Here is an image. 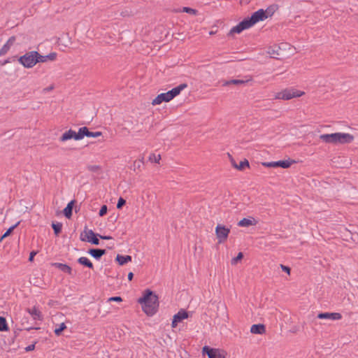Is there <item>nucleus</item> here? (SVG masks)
<instances>
[{
  "label": "nucleus",
  "mask_w": 358,
  "mask_h": 358,
  "mask_svg": "<svg viewBox=\"0 0 358 358\" xmlns=\"http://www.w3.org/2000/svg\"><path fill=\"white\" fill-rule=\"evenodd\" d=\"M89 253L93 257L98 259L106 253V250L101 249H91L89 250Z\"/></svg>",
  "instance_id": "6ab92c4d"
},
{
  "label": "nucleus",
  "mask_w": 358,
  "mask_h": 358,
  "mask_svg": "<svg viewBox=\"0 0 358 358\" xmlns=\"http://www.w3.org/2000/svg\"><path fill=\"white\" fill-rule=\"evenodd\" d=\"M74 201H71L64 209V214L67 218H70L72 215V209L73 207Z\"/></svg>",
  "instance_id": "412c9836"
},
{
  "label": "nucleus",
  "mask_w": 358,
  "mask_h": 358,
  "mask_svg": "<svg viewBox=\"0 0 358 358\" xmlns=\"http://www.w3.org/2000/svg\"><path fill=\"white\" fill-rule=\"evenodd\" d=\"M55 267L58 268L62 271L68 274H71V268L67 264H61V263H55L53 264Z\"/></svg>",
  "instance_id": "aec40b11"
},
{
  "label": "nucleus",
  "mask_w": 358,
  "mask_h": 358,
  "mask_svg": "<svg viewBox=\"0 0 358 358\" xmlns=\"http://www.w3.org/2000/svg\"><path fill=\"white\" fill-rule=\"evenodd\" d=\"M133 277H134L133 273H131V272L129 273V274H128V279H129V280H131Z\"/></svg>",
  "instance_id": "de8ad7c7"
},
{
  "label": "nucleus",
  "mask_w": 358,
  "mask_h": 358,
  "mask_svg": "<svg viewBox=\"0 0 358 358\" xmlns=\"http://www.w3.org/2000/svg\"><path fill=\"white\" fill-rule=\"evenodd\" d=\"M268 17L266 10L259 9L255 12L250 18H245L236 26L232 27L229 31V34H240L243 30L252 27L256 23L263 21Z\"/></svg>",
  "instance_id": "f03ea898"
},
{
  "label": "nucleus",
  "mask_w": 358,
  "mask_h": 358,
  "mask_svg": "<svg viewBox=\"0 0 358 358\" xmlns=\"http://www.w3.org/2000/svg\"><path fill=\"white\" fill-rule=\"evenodd\" d=\"M280 267L282 269V271L286 272L288 275L290 274V268L289 267H288L287 266H284L282 264H280Z\"/></svg>",
  "instance_id": "a19ab883"
},
{
  "label": "nucleus",
  "mask_w": 358,
  "mask_h": 358,
  "mask_svg": "<svg viewBox=\"0 0 358 358\" xmlns=\"http://www.w3.org/2000/svg\"><path fill=\"white\" fill-rule=\"evenodd\" d=\"M278 71V69H275V68H273V72Z\"/></svg>",
  "instance_id": "603ef678"
},
{
  "label": "nucleus",
  "mask_w": 358,
  "mask_h": 358,
  "mask_svg": "<svg viewBox=\"0 0 358 358\" xmlns=\"http://www.w3.org/2000/svg\"><path fill=\"white\" fill-rule=\"evenodd\" d=\"M36 51H30L18 59V62L25 68L30 69L37 64Z\"/></svg>",
  "instance_id": "0eeeda50"
},
{
  "label": "nucleus",
  "mask_w": 358,
  "mask_h": 358,
  "mask_svg": "<svg viewBox=\"0 0 358 358\" xmlns=\"http://www.w3.org/2000/svg\"><path fill=\"white\" fill-rule=\"evenodd\" d=\"M122 299L120 296H113L108 299V301H116V302H120Z\"/></svg>",
  "instance_id": "ea45409f"
},
{
  "label": "nucleus",
  "mask_w": 358,
  "mask_h": 358,
  "mask_svg": "<svg viewBox=\"0 0 358 358\" xmlns=\"http://www.w3.org/2000/svg\"><path fill=\"white\" fill-rule=\"evenodd\" d=\"M65 329H66V326L65 323L62 322L56 325L54 332L57 336H59Z\"/></svg>",
  "instance_id": "a878e982"
},
{
  "label": "nucleus",
  "mask_w": 358,
  "mask_h": 358,
  "mask_svg": "<svg viewBox=\"0 0 358 358\" xmlns=\"http://www.w3.org/2000/svg\"><path fill=\"white\" fill-rule=\"evenodd\" d=\"M88 133H89V130H88L87 127H80L78 131L76 132V136H80L79 140H81L84 138V136L88 137Z\"/></svg>",
  "instance_id": "b1692460"
},
{
  "label": "nucleus",
  "mask_w": 358,
  "mask_h": 358,
  "mask_svg": "<svg viewBox=\"0 0 358 358\" xmlns=\"http://www.w3.org/2000/svg\"><path fill=\"white\" fill-rule=\"evenodd\" d=\"M28 313L32 316L34 320H41L42 316L41 312L35 307L28 309Z\"/></svg>",
  "instance_id": "4be33fe9"
},
{
  "label": "nucleus",
  "mask_w": 358,
  "mask_h": 358,
  "mask_svg": "<svg viewBox=\"0 0 358 358\" xmlns=\"http://www.w3.org/2000/svg\"><path fill=\"white\" fill-rule=\"evenodd\" d=\"M215 34V33H214L213 31H210V35H213V34Z\"/></svg>",
  "instance_id": "864d4df0"
},
{
  "label": "nucleus",
  "mask_w": 358,
  "mask_h": 358,
  "mask_svg": "<svg viewBox=\"0 0 358 358\" xmlns=\"http://www.w3.org/2000/svg\"><path fill=\"white\" fill-rule=\"evenodd\" d=\"M253 221L252 219L243 218L238 222V225L242 227H249L253 224Z\"/></svg>",
  "instance_id": "393cba45"
},
{
  "label": "nucleus",
  "mask_w": 358,
  "mask_h": 358,
  "mask_svg": "<svg viewBox=\"0 0 358 358\" xmlns=\"http://www.w3.org/2000/svg\"><path fill=\"white\" fill-rule=\"evenodd\" d=\"M262 164L266 167H268V162H264Z\"/></svg>",
  "instance_id": "8fccbe9b"
},
{
  "label": "nucleus",
  "mask_w": 358,
  "mask_h": 358,
  "mask_svg": "<svg viewBox=\"0 0 358 358\" xmlns=\"http://www.w3.org/2000/svg\"><path fill=\"white\" fill-rule=\"evenodd\" d=\"M102 133L101 131L92 132L89 131L88 137L96 138L101 136Z\"/></svg>",
  "instance_id": "f704fd0d"
},
{
  "label": "nucleus",
  "mask_w": 358,
  "mask_h": 358,
  "mask_svg": "<svg viewBox=\"0 0 358 358\" xmlns=\"http://www.w3.org/2000/svg\"><path fill=\"white\" fill-rule=\"evenodd\" d=\"M99 236L103 240H110V239H112V237L109 236H101V235H99Z\"/></svg>",
  "instance_id": "a18cd8bd"
},
{
  "label": "nucleus",
  "mask_w": 358,
  "mask_h": 358,
  "mask_svg": "<svg viewBox=\"0 0 358 358\" xmlns=\"http://www.w3.org/2000/svg\"><path fill=\"white\" fill-rule=\"evenodd\" d=\"M116 261L121 266L131 261V257L129 255H117L116 257Z\"/></svg>",
  "instance_id": "a211bd4d"
},
{
  "label": "nucleus",
  "mask_w": 358,
  "mask_h": 358,
  "mask_svg": "<svg viewBox=\"0 0 358 358\" xmlns=\"http://www.w3.org/2000/svg\"><path fill=\"white\" fill-rule=\"evenodd\" d=\"M83 241H86L89 243H92L94 245H99V241L96 238V234L94 233V231L91 229L85 232V238H83Z\"/></svg>",
  "instance_id": "2eb2a0df"
},
{
  "label": "nucleus",
  "mask_w": 358,
  "mask_h": 358,
  "mask_svg": "<svg viewBox=\"0 0 358 358\" xmlns=\"http://www.w3.org/2000/svg\"><path fill=\"white\" fill-rule=\"evenodd\" d=\"M317 317L322 320H339L342 315L339 313H321L317 315Z\"/></svg>",
  "instance_id": "9b49d317"
},
{
  "label": "nucleus",
  "mask_w": 358,
  "mask_h": 358,
  "mask_svg": "<svg viewBox=\"0 0 358 358\" xmlns=\"http://www.w3.org/2000/svg\"><path fill=\"white\" fill-rule=\"evenodd\" d=\"M231 84L232 83H231V80H230L224 81L223 83V85L227 86V85H231Z\"/></svg>",
  "instance_id": "09e8293b"
},
{
  "label": "nucleus",
  "mask_w": 358,
  "mask_h": 358,
  "mask_svg": "<svg viewBox=\"0 0 358 358\" xmlns=\"http://www.w3.org/2000/svg\"><path fill=\"white\" fill-rule=\"evenodd\" d=\"M36 254H37V252L32 251V252L30 253L29 260L30 262H32V261H33V259H34V256H35Z\"/></svg>",
  "instance_id": "c03bdc74"
},
{
  "label": "nucleus",
  "mask_w": 358,
  "mask_h": 358,
  "mask_svg": "<svg viewBox=\"0 0 358 358\" xmlns=\"http://www.w3.org/2000/svg\"><path fill=\"white\" fill-rule=\"evenodd\" d=\"M319 138L322 143L331 145L348 144L355 139L353 135L343 132L324 134H321Z\"/></svg>",
  "instance_id": "7ed1b4c3"
},
{
  "label": "nucleus",
  "mask_w": 358,
  "mask_h": 358,
  "mask_svg": "<svg viewBox=\"0 0 358 358\" xmlns=\"http://www.w3.org/2000/svg\"><path fill=\"white\" fill-rule=\"evenodd\" d=\"M7 330V324L4 317H0V331Z\"/></svg>",
  "instance_id": "473e14b6"
},
{
  "label": "nucleus",
  "mask_w": 358,
  "mask_h": 358,
  "mask_svg": "<svg viewBox=\"0 0 358 358\" xmlns=\"http://www.w3.org/2000/svg\"><path fill=\"white\" fill-rule=\"evenodd\" d=\"M78 262L81 265L85 266L90 268H93V264L87 257H81L78 259Z\"/></svg>",
  "instance_id": "5701e85b"
},
{
  "label": "nucleus",
  "mask_w": 358,
  "mask_h": 358,
  "mask_svg": "<svg viewBox=\"0 0 358 358\" xmlns=\"http://www.w3.org/2000/svg\"><path fill=\"white\" fill-rule=\"evenodd\" d=\"M243 255L242 252H239L238 255L233 258L231 261V263L232 265L237 264L242 259H243Z\"/></svg>",
  "instance_id": "7c9ffc66"
},
{
  "label": "nucleus",
  "mask_w": 358,
  "mask_h": 358,
  "mask_svg": "<svg viewBox=\"0 0 358 358\" xmlns=\"http://www.w3.org/2000/svg\"><path fill=\"white\" fill-rule=\"evenodd\" d=\"M8 62H8V60H5L4 62H3L1 63V65H4V64H7V63H8Z\"/></svg>",
  "instance_id": "3c124183"
},
{
  "label": "nucleus",
  "mask_w": 358,
  "mask_h": 358,
  "mask_svg": "<svg viewBox=\"0 0 358 358\" xmlns=\"http://www.w3.org/2000/svg\"><path fill=\"white\" fill-rule=\"evenodd\" d=\"M106 213H107V206L106 205H103L101 208L99 214L100 216H103L104 215L106 214Z\"/></svg>",
  "instance_id": "58836bf2"
},
{
  "label": "nucleus",
  "mask_w": 358,
  "mask_h": 358,
  "mask_svg": "<svg viewBox=\"0 0 358 358\" xmlns=\"http://www.w3.org/2000/svg\"><path fill=\"white\" fill-rule=\"evenodd\" d=\"M215 232L218 243L221 244L227 240L230 233V228L222 224H218L215 227Z\"/></svg>",
  "instance_id": "6e6552de"
},
{
  "label": "nucleus",
  "mask_w": 358,
  "mask_h": 358,
  "mask_svg": "<svg viewBox=\"0 0 358 358\" xmlns=\"http://www.w3.org/2000/svg\"><path fill=\"white\" fill-rule=\"evenodd\" d=\"M250 332L254 334H263L266 333V326L262 324H253L250 327Z\"/></svg>",
  "instance_id": "f3484780"
},
{
  "label": "nucleus",
  "mask_w": 358,
  "mask_h": 358,
  "mask_svg": "<svg viewBox=\"0 0 358 358\" xmlns=\"http://www.w3.org/2000/svg\"><path fill=\"white\" fill-rule=\"evenodd\" d=\"M20 221L17 222L15 224L10 227L6 232L5 234L0 238V242L2 241V240L8 236L11 232L20 224Z\"/></svg>",
  "instance_id": "bb28decb"
},
{
  "label": "nucleus",
  "mask_w": 358,
  "mask_h": 358,
  "mask_svg": "<svg viewBox=\"0 0 358 358\" xmlns=\"http://www.w3.org/2000/svg\"><path fill=\"white\" fill-rule=\"evenodd\" d=\"M187 87V85L182 83L173 88L171 90L158 94L152 101L153 106L159 105L162 102H169Z\"/></svg>",
  "instance_id": "39448f33"
},
{
  "label": "nucleus",
  "mask_w": 358,
  "mask_h": 358,
  "mask_svg": "<svg viewBox=\"0 0 358 358\" xmlns=\"http://www.w3.org/2000/svg\"><path fill=\"white\" fill-rule=\"evenodd\" d=\"M15 41V36H11L10 38H9V39L7 41V42L0 49V56L5 55L8 52L10 47L13 45Z\"/></svg>",
  "instance_id": "dca6fc26"
},
{
  "label": "nucleus",
  "mask_w": 358,
  "mask_h": 358,
  "mask_svg": "<svg viewBox=\"0 0 358 358\" xmlns=\"http://www.w3.org/2000/svg\"><path fill=\"white\" fill-rule=\"evenodd\" d=\"M229 158H230V162H231V165H232L234 168L237 169V167H238V164H236V162H235V160L234 159V158H233L231 155H229Z\"/></svg>",
  "instance_id": "79ce46f5"
},
{
  "label": "nucleus",
  "mask_w": 358,
  "mask_h": 358,
  "mask_svg": "<svg viewBox=\"0 0 358 358\" xmlns=\"http://www.w3.org/2000/svg\"><path fill=\"white\" fill-rule=\"evenodd\" d=\"M126 203V201L120 197L119 199H118V201H117V208L118 209L121 208Z\"/></svg>",
  "instance_id": "4c0bfd02"
},
{
  "label": "nucleus",
  "mask_w": 358,
  "mask_h": 358,
  "mask_svg": "<svg viewBox=\"0 0 358 358\" xmlns=\"http://www.w3.org/2000/svg\"><path fill=\"white\" fill-rule=\"evenodd\" d=\"M34 348H35V345L34 344H31V345H29L27 347H26L25 348V350L27 352H29V351H31V350H34Z\"/></svg>",
  "instance_id": "37998d69"
},
{
  "label": "nucleus",
  "mask_w": 358,
  "mask_h": 358,
  "mask_svg": "<svg viewBox=\"0 0 358 358\" xmlns=\"http://www.w3.org/2000/svg\"><path fill=\"white\" fill-rule=\"evenodd\" d=\"M278 9L277 6L273 5L270 6V12L272 10L273 12L275 11Z\"/></svg>",
  "instance_id": "49530a36"
},
{
  "label": "nucleus",
  "mask_w": 358,
  "mask_h": 358,
  "mask_svg": "<svg viewBox=\"0 0 358 358\" xmlns=\"http://www.w3.org/2000/svg\"><path fill=\"white\" fill-rule=\"evenodd\" d=\"M305 94L303 91L299 90L294 87L285 88L274 93L275 99L289 100L294 98L301 97Z\"/></svg>",
  "instance_id": "423d86ee"
},
{
  "label": "nucleus",
  "mask_w": 358,
  "mask_h": 358,
  "mask_svg": "<svg viewBox=\"0 0 358 358\" xmlns=\"http://www.w3.org/2000/svg\"><path fill=\"white\" fill-rule=\"evenodd\" d=\"M52 227L54 229L55 234L58 235L62 230V224L61 223H52Z\"/></svg>",
  "instance_id": "cd10ccee"
},
{
  "label": "nucleus",
  "mask_w": 358,
  "mask_h": 358,
  "mask_svg": "<svg viewBox=\"0 0 358 358\" xmlns=\"http://www.w3.org/2000/svg\"><path fill=\"white\" fill-rule=\"evenodd\" d=\"M80 136H76V132L73 130L69 129L67 131L64 132L61 137L59 138V141L62 142L66 141L68 140L74 139L76 141H79Z\"/></svg>",
  "instance_id": "ddd939ff"
},
{
  "label": "nucleus",
  "mask_w": 358,
  "mask_h": 358,
  "mask_svg": "<svg viewBox=\"0 0 358 358\" xmlns=\"http://www.w3.org/2000/svg\"><path fill=\"white\" fill-rule=\"evenodd\" d=\"M295 163H296V162L294 160L288 159H285V160L271 162H270V167H273V168L281 167L283 169H287Z\"/></svg>",
  "instance_id": "9d476101"
},
{
  "label": "nucleus",
  "mask_w": 358,
  "mask_h": 358,
  "mask_svg": "<svg viewBox=\"0 0 358 358\" xmlns=\"http://www.w3.org/2000/svg\"><path fill=\"white\" fill-rule=\"evenodd\" d=\"M203 354H206L208 358H225L226 352L224 350L215 348H210L204 346L202 350Z\"/></svg>",
  "instance_id": "1a4fd4ad"
},
{
  "label": "nucleus",
  "mask_w": 358,
  "mask_h": 358,
  "mask_svg": "<svg viewBox=\"0 0 358 358\" xmlns=\"http://www.w3.org/2000/svg\"><path fill=\"white\" fill-rule=\"evenodd\" d=\"M249 166V162L247 159H244L243 161L240 162V163L238 164V167L236 169L242 171L245 167Z\"/></svg>",
  "instance_id": "c756f323"
},
{
  "label": "nucleus",
  "mask_w": 358,
  "mask_h": 358,
  "mask_svg": "<svg viewBox=\"0 0 358 358\" xmlns=\"http://www.w3.org/2000/svg\"><path fill=\"white\" fill-rule=\"evenodd\" d=\"M188 314L186 311L182 310H180L177 314L173 316L172 321V327H176L178 322H180L182 320L187 318Z\"/></svg>",
  "instance_id": "4468645a"
},
{
  "label": "nucleus",
  "mask_w": 358,
  "mask_h": 358,
  "mask_svg": "<svg viewBox=\"0 0 358 358\" xmlns=\"http://www.w3.org/2000/svg\"><path fill=\"white\" fill-rule=\"evenodd\" d=\"M37 63H45L48 61H55L57 59L56 52H50L47 55H41L36 51Z\"/></svg>",
  "instance_id": "f8f14e48"
},
{
  "label": "nucleus",
  "mask_w": 358,
  "mask_h": 358,
  "mask_svg": "<svg viewBox=\"0 0 358 358\" xmlns=\"http://www.w3.org/2000/svg\"><path fill=\"white\" fill-rule=\"evenodd\" d=\"M54 88H55V85H54V84H52V85H50V86H48V87H47L43 88V90H42V92H43V94H46V93H48V92H50V91L53 90H54Z\"/></svg>",
  "instance_id": "e433bc0d"
},
{
  "label": "nucleus",
  "mask_w": 358,
  "mask_h": 358,
  "mask_svg": "<svg viewBox=\"0 0 358 358\" xmlns=\"http://www.w3.org/2000/svg\"><path fill=\"white\" fill-rule=\"evenodd\" d=\"M181 11L185 12L187 13H189V14H191V15H194L197 14V10H196L191 8H189V7H183L182 8Z\"/></svg>",
  "instance_id": "2f4dec72"
},
{
  "label": "nucleus",
  "mask_w": 358,
  "mask_h": 358,
  "mask_svg": "<svg viewBox=\"0 0 358 358\" xmlns=\"http://www.w3.org/2000/svg\"><path fill=\"white\" fill-rule=\"evenodd\" d=\"M160 159H161L160 155H155V154L152 153L149 156V161H150L151 162L159 163Z\"/></svg>",
  "instance_id": "c85d7f7f"
},
{
  "label": "nucleus",
  "mask_w": 358,
  "mask_h": 358,
  "mask_svg": "<svg viewBox=\"0 0 358 358\" xmlns=\"http://www.w3.org/2000/svg\"><path fill=\"white\" fill-rule=\"evenodd\" d=\"M248 80H243V79H232L231 80V83L233 85H243L248 83Z\"/></svg>",
  "instance_id": "72a5a7b5"
},
{
  "label": "nucleus",
  "mask_w": 358,
  "mask_h": 358,
  "mask_svg": "<svg viewBox=\"0 0 358 358\" xmlns=\"http://www.w3.org/2000/svg\"><path fill=\"white\" fill-rule=\"evenodd\" d=\"M138 303L141 305L143 311L148 316L155 315L157 311L158 297L150 289L143 292L142 297L138 299Z\"/></svg>",
  "instance_id": "f257e3e1"
},
{
  "label": "nucleus",
  "mask_w": 358,
  "mask_h": 358,
  "mask_svg": "<svg viewBox=\"0 0 358 358\" xmlns=\"http://www.w3.org/2000/svg\"><path fill=\"white\" fill-rule=\"evenodd\" d=\"M87 169L92 172H96L100 169V166L97 165H90L87 166Z\"/></svg>",
  "instance_id": "c9c22d12"
},
{
  "label": "nucleus",
  "mask_w": 358,
  "mask_h": 358,
  "mask_svg": "<svg viewBox=\"0 0 358 358\" xmlns=\"http://www.w3.org/2000/svg\"><path fill=\"white\" fill-rule=\"evenodd\" d=\"M296 53L294 47L287 43L274 44L270 50V57L278 59H285Z\"/></svg>",
  "instance_id": "20e7f679"
}]
</instances>
